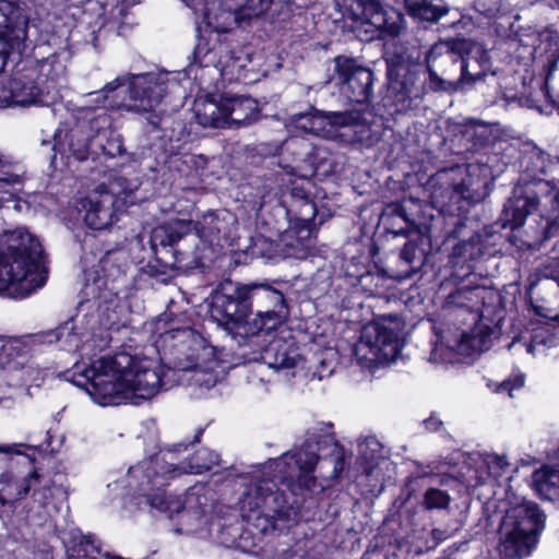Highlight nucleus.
Returning <instances> with one entry per match:
<instances>
[{"label":"nucleus","mask_w":559,"mask_h":559,"mask_svg":"<svg viewBox=\"0 0 559 559\" xmlns=\"http://www.w3.org/2000/svg\"><path fill=\"white\" fill-rule=\"evenodd\" d=\"M174 230V227L169 228L166 224L157 226L153 229L151 241L153 246H173V238L170 237V233Z\"/></svg>","instance_id":"nucleus-39"},{"label":"nucleus","mask_w":559,"mask_h":559,"mask_svg":"<svg viewBox=\"0 0 559 559\" xmlns=\"http://www.w3.org/2000/svg\"><path fill=\"white\" fill-rule=\"evenodd\" d=\"M192 9L202 16L198 23L194 61L201 67L215 68L219 75L229 81L237 79L245 64L221 40V34L231 31L240 23L233 0H193Z\"/></svg>","instance_id":"nucleus-5"},{"label":"nucleus","mask_w":559,"mask_h":559,"mask_svg":"<svg viewBox=\"0 0 559 559\" xmlns=\"http://www.w3.org/2000/svg\"><path fill=\"white\" fill-rule=\"evenodd\" d=\"M359 462L367 476L377 478L383 475L390 462L384 454L383 445L374 437H368L359 442Z\"/></svg>","instance_id":"nucleus-19"},{"label":"nucleus","mask_w":559,"mask_h":559,"mask_svg":"<svg viewBox=\"0 0 559 559\" xmlns=\"http://www.w3.org/2000/svg\"><path fill=\"white\" fill-rule=\"evenodd\" d=\"M40 92L33 81L13 78L0 84V107L41 104Z\"/></svg>","instance_id":"nucleus-17"},{"label":"nucleus","mask_w":559,"mask_h":559,"mask_svg":"<svg viewBox=\"0 0 559 559\" xmlns=\"http://www.w3.org/2000/svg\"><path fill=\"white\" fill-rule=\"evenodd\" d=\"M167 227H174V230L170 233V237L173 238V242L176 243L181 237L188 234L192 229V223L183 219H176L166 223Z\"/></svg>","instance_id":"nucleus-42"},{"label":"nucleus","mask_w":559,"mask_h":559,"mask_svg":"<svg viewBox=\"0 0 559 559\" xmlns=\"http://www.w3.org/2000/svg\"><path fill=\"white\" fill-rule=\"evenodd\" d=\"M57 338L63 349L80 352V360L66 371V379L83 388L100 406L121 402L136 404L139 400H148L173 385L169 376L175 371L158 359L124 352L96 358V350L107 346L106 340L79 331L74 321L60 325Z\"/></svg>","instance_id":"nucleus-1"},{"label":"nucleus","mask_w":559,"mask_h":559,"mask_svg":"<svg viewBox=\"0 0 559 559\" xmlns=\"http://www.w3.org/2000/svg\"><path fill=\"white\" fill-rule=\"evenodd\" d=\"M33 490V501L35 503H38L40 507L45 508L48 506L50 499L53 496V488L50 484V481H47L40 486V488L36 489L35 487Z\"/></svg>","instance_id":"nucleus-41"},{"label":"nucleus","mask_w":559,"mask_h":559,"mask_svg":"<svg viewBox=\"0 0 559 559\" xmlns=\"http://www.w3.org/2000/svg\"><path fill=\"white\" fill-rule=\"evenodd\" d=\"M192 228L195 229L199 238L212 243L225 229V217H221L218 213L209 212L193 224Z\"/></svg>","instance_id":"nucleus-32"},{"label":"nucleus","mask_w":559,"mask_h":559,"mask_svg":"<svg viewBox=\"0 0 559 559\" xmlns=\"http://www.w3.org/2000/svg\"><path fill=\"white\" fill-rule=\"evenodd\" d=\"M183 444L174 445L154 459L131 466L126 477V487L132 495L146 498L150 506L169 518L176 514L187 522L199 520L204 513L206 498L203 487H192L182 496H173L162 490L169 480L183 474H201L218 463V454L200 449L189 462L181 461Z\"/></svg>","instance_id":"nucleus-3"},{"label":"nucleus","mask_w":559,"mask_h":559,"mask_svg":"<svg viewBox=\"0 0 559 559\" xmlns=\"http://www.w3.org/2000/svg\"><path fill=\"white\" fill-rule=\"evenodd\" d=\"M24 444L22 443H11V444H0V454L5 455H20L23 452L21 451V448H23ZM8 460L0 455V467L2 465H5Z\"/></svg>","instance_id":"nucleus-45"},{"label":"nucleus","mask_w":559,"mask_h":559,"mask_svg":"<svg viewBox=\"0 0 559 559\" xmlns=\"http://www.w3.org/2000/svg\"><path fill=\"white\" fill-rule=\"evenodd\" d=\"M24 182L22 168L0 156V207L15 199Z\"/></svg>","instance_id":"nucleus-21"},{"label":"nucleus","mask_w":559,"mask_h":559,"mask_svg":"<svg viewBox=\"0 0 559 559\" xmlns=\"http://www.w3.org/2000/svg\"><path fill=\"white\" fill-rule=\"evenodd\" d=\"M224 107V96L219 99L198 98L194 103L195 119L203 127L226 128L227 117Z\"/></svg>","instance_id":"nucleus-22"},{"label":"nucleus","mask_w":559,"mask_h":559,"mask_svg":"<svg viewBox=\"0 0 559 559\" xmlns=\"http://www.w3.org/2000/svg\"><path fill=\"white\" fill-rule=\"evenodd\" d=\"M547 515L535 503H526V556L538 545L546 528Z\"/></svg>","instance_id":"nucleus-28"},{"label":"nucleus","mask_w":559,"mask_h":559,"mask_svg":"<svg viewBox=\"0 0 559 559\" xmlns=\"http://www.w3.org/2000/svg\"><path fill=\"white\" fill-rule=\"evenodd\" d=\"M335 68L343 84V92L349 93L348 98L356 103L368 100L371 95L372 72L346 57H337Z\"/></svg>","instance_id":"nucleus-14"},{"label":"nucleus","mask_w":559,"mask_h":559,"mask_svg":"<svg viewBox=\"0 0 559 559\" xmlns=\"http://www.w3.org/2000/svg\"><path fill=\"white\" fill-rule=\"evenodd\" d=\"M344 461L340 455L323 459L320 465V476L324 479H335L342 473Z\"/></svg>","instance_id":"nucleus-37"},{"label":"nucleus","mask_w":559,"mask_h":559,"mask_svg":"<svg viewBox=\"0 0 559 559\" xmlns=\"http://www.w3.org/2000/svg\"><path fill=\"white\" fill-rule=\"evenodd\" d=\"M331 441L330 436L317 438L311 433L300 448L260 466L240 499L242 518L262 533L276 530L278 520H288V503L276 488V480L286 484L294 495L322 489L312 472L319 463V452Z\"/></svg>","instance_id":"nucleus-2"},{"label":"nucleus","mask_w":559,"mask_h":559,"mask_svg":"<svg viewBox=\"0 0 559 559\" xmlns=\"http://www.w3.org/2000/svg\"><path fill=\"white\" fill-rule=\"evenodd\" d=\"M532 487L543 498L559 497V463L545 465L533 474Z\"/></svg>","instance_id":"nucleus-27"},{"label":"nucleus","mask_w":559,"mask_h":559,"mask_svg":"<svg viewBox=\"0 0 559 559\" xmlns=\"http://www.w3.org/2000/svg\"><path fill=\"white\" fill-rule=\"evenodd\" d=\"M217 367L214 349L199 342L195 355L188 357L186 364H180V371L190 385L203 391L213 388L218 381Z\"/></svg>","instance_id":"nucleus-13"},{"label":"nucleus","mask_w":559,"mask_h":559,"mask_svg":"<svg viewBox=\"0 0 559 559\" xmlns=\"http://www.w3.org/2000/svg\"><path fill=\"white\" fill-rule=\"evenodd\" d=\"M547 343H551V332L548 329V323H545V326L533 330L530 350L533 352L535 349V345H545Z\"/></svg>","instance_id":"nucleus-44"},{"label":"nucleus","mask_w":559,"mask_h":559,"mask_svg":"<svg viewBox=\"0 0 559 559\" xmlns=\"http://www.w3.org/2000/svg\"><path fill=\"white\" fill-rule=\"evenodd\" d=\"M117 181L109 187L99 186L86 197L75 201V209L83 213V221L87 227L102 230L111 226L119 218V214L128 203H133L130 193L118 190Z\"/></svg>","instance_id":"nucleus-10"},{"label":"nucleus","mask_w":559,"mask_h":559,"mask_svg":"<svg viewBox=\"0 0 559 559\" xmlns=\"http://www.w3.org/2000/svg\"><path fill=\"white\" fill-rule=\"evenodd\" d=\"M178 82L177 74L165 71L130 74L107 83L103 91L90 93L86 104L93 102L105 104L108 94L126 86L123 99L119 104L111 103L110 106L135 114H145L154 110L168 93L175 92Z\"/></svg>","instance_id":"nucleus-7"},{"label":"nucleus","mask_w":559,"mask_h":559,"mask_svg":"<svg viewBox=\"0 0 559 559\" xmlns=\"http://www.w3.org/2000/svg\"><path fill=\"white\" fill-rule=\"evenodd\" d=\"M403 322L393 316L381 317L364 325L354 356L364 368L392 362L402 348Z\"/></svg>","instance_id":"nucleus-8"},{"label":"nucleus","mask_w":559,"mask_h":559,"mask_svg":"<svg viewBox=\"0 0 559 559\" xmlns=\"http://www.w3.org/2000/svg\"><path fill=\"white\" fill-rule=\"evenodd\" d=\"M438 179L449 185L450 190L447 191L444 200L439 201L442 205L448 203H459L461 200H467L472 198L466 183L464 182V170L460 167L443 170L439 173Z\"/></svg>","instance_id":"nucleus-24"},{"label":"nucleus","mask_w":559,"mask_h":559,"mask_svg":"<svg viewBox=\"0 0 559 559\" xmlns=\"http://www.w3.org/2000/svg\"><path fill=\"white\" fill-rule=\"evenodd\" d=\"M500 0H475V9L479 13L492 17L500 12Z\"/></svg>","instance_id":"nucleus-43"},{"label":"nucleus","mask_w":559,"mask_h":559,"mask_svg":"<svg viewBox=\"0 0 559 559\" xmlns=\"http://www.w3.org/2000/svg\"><path fill=\"white\" fill-rule=\"evenodd\" d=\"M464 50L466 53L465 58H462L461 63V80L460 82L455 83V87L465 83V82H473L480 78V73H476L475 75H471L468 72L469 62L472 60L479 63L481 68L485 67V64L488 61L487 51L479 43L468 41L464 44Z\"/></svg>","instance_id":"nucleus-30"},{"label":"nucleus","mask_w":559,"mask_h":559,"mask_svg":"<svg viewBox=\"0 0 559 559\" xmlns=\"http://www.w3.org/2000/svg\"><path fill=\"white\" fill-rule=\"evenodd\" d=\"M40 75L51 80H59L66 72V63L61 55L58 52L51 53L43 58L38 63Z\"/></svg>","instance_id":"nucleus-34"},{"label":"nucleus","mask_w":559,"mask_h":559,"mask_svg":"<svg viewBox=\"0 0 559 559\" xmlns=\"http://www.w3.org/2000/svg\"><path fill=\"white\" fill-rule=\"evenodd\" d=\"M28 346L19 337L0 336V366L20 368L26 362Z\"/></svg>","instance_id":"nucleus-26"},{"label":"nucleus","mask_w":559,"mask_h":559,"mask_svg":"<svg viewBox=\"0 0 559 559\" xmlns=\"http://www.w3.org/2000/svg\"><path fill=\"white\" fill-rule=\"evenodd\" d=\"M119 34H123L122 27H119Z\"/></svg>","instance_id":"nucleus-51"},{"label":"nucleus","mask_w":559,"mask_h":559,"mask_svg":"<svg viewBox=\"0 0 559 559\" xmlns=\"http://www.w3.org/2000/svg\"><path fill=\"white\" fill-rule=\"evenodd\" d=\"M261 359L275 370L296 368L301 361L294 341L281 336L270 341L261 354Z\"/></svg>","instance_id":"nucleus-18"},{"label":"nucleus","mask_w":559,"mask_h":559,"mask_svg":"<svg viewBox=\"0 0 559 559\" xmlns=\"http://www.w3.org/2000/svg\"><path fill=\"white\" fill-rule=\"evenodd\" d=\"M539 95L542 98L535 99L534 97H530L526 99V107L536 110L540 115L551 114L554 105L549 99L548 93L544 88H540Z\"/></svg>","instance_id":"nucleus-38"},{"label":"nucleus","mask_w":559,"mask_h":559,"mask_svg":"<svg viewBox=\"0 0 559 559\" xmlns=\"http://www.w3.org/2000/svg\"><path fill=\"white\" fill-rule=\"evenodd\" d=\"M59 1L62 3H67L70 7H80V5L88 2L90 0H59Z\"/></svg>","instance_id":"nucleus-47"},{"label":"nucleus","mask_w":559,"mask_h":559,"mask_svg":"<svg viewBox=\"0 0 559 559\" xmlns=\"http://www.w3.org/2000/svg\"><path fill=\"white\" fill-rule=\"evenodd\" d=\"M109 119L106 115L98 116L96 119L97 131L108 126Z\"/></svg>","instance_id":"nucleus-46"},{"label":"nucleus","mask_w":559,"mask_h":559,"mask_svg":"<svg viewBox=\"0 0 559 559\" xmlns=\"http://www.w3.org/2000/svg\"><path fill=\"white\" fill-rule=\"evenodd\" d=\"M251 286H239L230 295L215 298L211 316L233 337L246 338L270 333L281 325L286 317L285 300L276 290H270L269 297L280 306L275 310L251 314Z\"/></svg>","instance_id":"nucleus-6"},{"label":"nucleus","mask_w":559,"mask_h":559,"mask_svg":"<svg viewBox=\"0 0 559 559\" xmlns=\"http://www.w3.org/2000/svg\"><path fill=\"white\" fill-rule=\"evenodd\" d=\"M489 347V334L484 333L480 329L473 333L463 332L459 338L448 340L447 345L443 341L438 343L431 353V360L450 362L452 361V353L455 352L462 356H471L476 353L486 350Z\"/></svg>","instance_id":"nucleus-15"},{"label":"nucleus","mask_w":559,"mask_h":559,"mask_svg":"<svg viewBox=\"0 0 559 559\" xmlns=\"http://www.w3.org/2000/svg\"><path fill=\"white\" fill-rule=\"evenodd\" d=\"M441 60L442 63H455L457 60L456 55L451 51L450 47L445 43L436 44L429 50L426 61L427 68L430 76V84L433 88L447 90L445 81L439 78L438 72L436 70L437 61Z\"/></svg>","instance_id":"nucleus-29"},{"label":"nucleus","mask_w":559,"mask_h":559,"mask_svg":"<svg viewBox=\"0 0 559 559\" xmlns=\"http://www.w3.org/2000/svg\"><path fill=\"white\" fill-rule=\"evenodd\" d=\"M544 286H545L547 289H549L551 286H554V283H552V281L546 280V282H545Z\"/></svg>","instance_id":"nucleus-49"},{"label":"nucleus","mask_w":559,"mask_h":559,"mask_svg":"<svg viewBox=\"0 0 559 559\" xmlns=\"http://www.w3.org/2000/svg\"><path fill=\"white\" fill-rule=\"evenodd\" d=\"M314 118V110L307 114L294 115L289 118L288 127L310 134V127Z\"/></svg>","instance_id":"nucleus-40"},{"label":"nucleus","mask_w":559,"mask_h":559,"mask_svg":"<svg viewBox=\"0 0 559 559\" xmlns=\"http://www.w3.org/2000/svg\"><path fill=\"white\" fill-rule=\"evenodd\" d=\"M27 16L13 0H0V72L10 52L21 51L27 38Z\"/></svg>","instance_id":"nucleus-11"},{"label":"nucleus","mask_w":559,"mask_h":559,"mask_svg":"<svg viewBox=\"0 0 559 559\" xmlns=\"http://www.w3.org/2000/svg\"><path fill=\"white\" fill-rule=\"evenodd\" d=\"M524 550V526L522 522H512L508 515L502 524L500 554L504 559H522Z\"/></svg>","instance_id":"nucleus-23"},{"label":"nucleus","mask_w":559,"mask_h":559,"mask_svg":"<svg viewBox=\"0 0 559 559\" xmlns=\"http://www.w3.org/2000/svg\"><path fill=\"white\" fill-rule=\"evenodd\" d=\"M176 334H181V335H191V331L190 330H186V329H182V330H171L169 332H167V335H170L171 337H175Z\"/></svg>","instance_id":"nucleus-48"},{"label":"nucleus","mask_w":559,"mask_h":559,"mask_svg":"<svg viewBox=\"0 0 559 559\" xmlns=\"http://www.w3.org/2000/svg\"><path fill=\"white\" fill-rule=\"evenodd\" d=\"M227 128L241 127L257 119L259 107L249 96H224Z\"/></svg>","instance_id":"nucleus-20"},{"label":"nucleus","mask_w":559,"mask_h":559,"mask_svg":"<svg viewBox=\"0 0 559 559\" xmlns=\"http://www.w3.org/2000/svg\"><path fill=\"white\" fill-rule=\"evenodd\" d=\"M280 242L283 247L282 254L284 257L304 258L312 246L310 229L302 227L298 233L295 229L286 230L281 236Z\"/></svg>","instance_id":"nucleus-25"},{"label":"nucleus","mask_w":559,"mask_h":559,"mask_svg":"<svg viewBox=\"0 0 559 559\" xmlns=\"http://www.w3.org/2000/svg\"><path fill=\"white\" fill-rule=\"evenodd\" d=\"M41 484V476L34 468L25 475H17L12 469L0 473V507L23 500L29 491Z\"/></svg>","instance_id":"nucleus-16"},{"label":"nucleus","mask_w":559,"mask_h":559,"mask_svg":"<svg viewBox=\"0 0 559 559\" xmlns=\"http://www.w3.org/2000/svg\"><path fill=\"white\" fill-rule=\"evenodd\" d=\"M523 385L524 380L521 374L510 377L501 383H488L492 392L507 394L511 400L521 396Z\"/></svg>","instance_id":"nucleus-35"},{"label":"nucleus","mask_w":559,"mask_h":559,"mask_svg":"<svg viewBox=\"0 0 559 559\" xmlns=\"http://www.w3.org/2000/svg\"><path fill=\"white\" fill-rule=\"evenodd\" d=\"M47 277L39 239L25 227L0 229V295L28 297Z\"/></svg>","instance_id":"nucleus-4"},{"label":"nucleus","mask_w":559,"mask_h":559,"mask_svg":"<svg viewBox=\"0 0 559 559\" xmlns=\"http://www.w3.org/2000/svg\"><path fill=\"white\" fill-rule=\"evenodd\" d=\"M406 253H407V247H405V248H404V250L402 251V255H403L404 258H406Z\"/></svg>","instance_id":"nucleus-50"},{"label":"nucleus","mask_w":559,"mask_h":559,"mask_svg":"<svg viewBox=\"0 0 559 559\" xmlns=\"http://www.w3.org/2000/svg\"><path fill=\"white\" fill-rule=\"evenodd\" d=\"M405 8L413 17L426 21L437 22L448 13L443 5H436L428 0H404Z\"/></svg>","instance_id":"nucleus-31"},{"label":"nucleus","mask_w":559,"mask_h":559,"mask_svg":"<svg viewBox=\"0 0 559 559\" xmlns=\"http://www.w3.org/2000/svg\"><path fill=\"white\" fill-rule=\"evenodd\" d=\"M337 5L345 23L362 40L372 39L380 31L397 36L404 27L403 15L386 11L379 0H340Z\"/></svg>","instance_id":"nucleus-9"},{"label":"nucleus","mask_w":559,"mask_h":559,"mask_svg":"<svg viewBox=\"0 0 559 559\" xmlns=\"http://www.w3.org/2000/svg\"><path fill=\"white\" fill-rule=\"evenodd\" d=\"M526 156L530 158V166L526 168V171H531L533 178L542 180L538 176L546 175L552 167L550 156L537 147L535 143L528 141H526Z\"/></svg>","instance_id":"nucleus-33"},{"label":"nucleus","mask_w":559,"mask_h":559,"mask_svg":"<svg viewBox=\"0 0 559 559\" xmlns=\"http://www.w3.org/2000/svg\"><path fill=\"white\" fill-rule=\"evenodd\" d=\"M366 126L360 123L356 112L322 114L314 110L310 134L343 142L360 141Z\"/></svg>","instance_id":"nucleus-12"},{"label":"nucleus","mask_w":559,"mask_h":559,"mask_svg":"<svg viewBox=\"0 0 559 559\" xmlns=\"http://www.w3.org/2000/svg\"><path fill=\"white\" fill-rule=\"evenodd\" d=\"M451 501L450 496L440 489L429 488L424 496V506L428 510L444 509Z\"/></svg>","instance_id":"nucleus-36"}]
</instances>
